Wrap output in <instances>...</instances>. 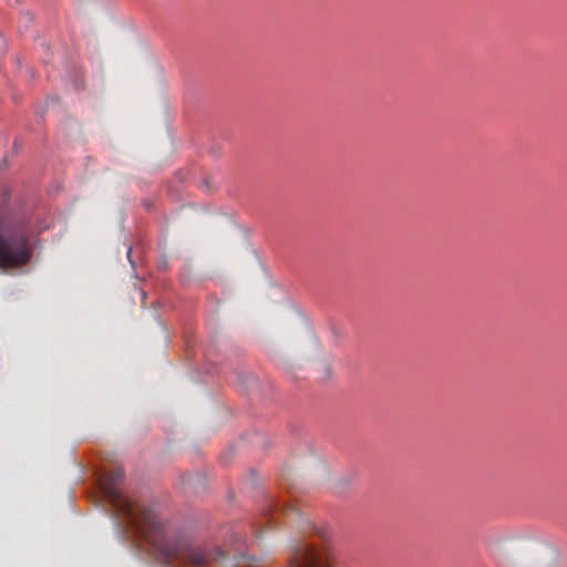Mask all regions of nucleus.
<instances>
[{
    "label": "nucleus",
    "mask_w": 567,
    "mask_h": 567,
    "mask_svg": "<svg viewBox=\"0 0 567 567\" xmlns=\"http://www.w3.org/2000/svg\"><path fill=\"white\" fill-rule=\"evenodd\" d=\"M123 476V468L115 466L100 476V486L125 538H142L165 561H176L182 567H210L213 563L224 558V551L218 548L209 549L184 536L169 533L153 509L133 502L121 492L118 484Z\"/></svg>",
    "instance_id": "1"
},
{
    "label": "nucleus",
    "mask_w": 567,
    "mask_h": 567,
    "mask_svg": "<svg viewBox=\"0 0 567 567\" xmlns=\"http://www.w3.org/2000/svg\"><path fill=\"white\" fill-rule=\"evenodd\" d=\"M31 246L24 227L0 224V268L8 270L27 265Z\"/></svg>",
    "instance_id": "2"
},
{
    "label": "nucleus",
    "mask_w": 567,
    "mask_h": 567,
    "mask_svg": "<svg viewBox=\"0 0 567 567\" xmlns=\"http://www.w3.org/2000/svg\"><path fill=\"white\" fill-rule=\"evenodd\" d=\"M274 519H275L274 517H269V518L267 519V524H269V525H270V524L272 523V520H274Z\"/></svg>",
    "instance_id": "7"
},
{
    "label": "nucleus",
    "mask_w": 567,
    "mask_h": 567,
    "mask_svg": "<svg viewBox=\"0 0 567 567\" xmlns=\"http://www.w3.org/2000/svg\"><path fill=\"white\" fill-rule=\"evenodd\" d=\"M277 509L279 511L278 505H276V511H277ZM287 509L292 511L291 508H286V507H281V508H280V511H287Z\"/></svg>",
    "instance_id": "6"
},
{
    "label": "nucleus",
    "mask_w": 567,
    "mask_h": 567,
    "mask_svg": "<svg viewBox=\"0 0 567 567\" xmlns=\"http://www.w3.org/2000/svg\"><path fill=\"white\" fill-rule=\"evenodd\" d=\"M287 567H330L327 558L311 544L298 542Z\"/></svg>",
    "instance_id": "4"
},
{
    "label": "nucleus",
    "mask_w": 567,
    "mask_h": 567,
    "mask_svg": "<svg viewBox=\"0 0 567 567\" xmlns=\"http://www.w3.org/2000/svg\"><path fill=\"white\" fill-rule=\"evenodd\" d=\"M501 546L506 551L497 557L501 566L515 567L514 563L516 558L536 551L542 544L532 538L515 537L504 540Z\"/></svg>",
    "instance_id": "3"
},
{
    "label": "nucleus",
    "mask_w": 567,
    "mask_h": 567,
    "mask_svg": "<svg viewBox=\"0 0 567 567\" xmlns=\"http://www.w3.org/2000/svg\"><path fill=\"white\" fill-rule=\"evenodd\" d=\"M4 49V39L3 37L0 34V51H2Z\"/></svg>",
    "instance_id": "5"
}]
</instances>
